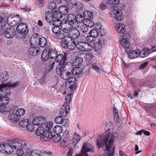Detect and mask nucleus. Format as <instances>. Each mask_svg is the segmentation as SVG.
<instances>
[{"instance_id": "nucleus-1", "label": "nucleus", "mask_w": 156, "mask_h": 156, "mask_svg": "<svg viewBox=\"0 0 156 156\" xmlns=\"http://www.w3.org/2000/svg\"><path fill=\"white\" fill-rule=\"evenodd\" d=\"M108 135V132H105L103 134L99 136L96 139V144L99 148L103 147L105 146V154L101 156H113L114 154V148L111 147L110 144H109V137Z\"/></svg>"}, {"instance_id": "nucleus-2", "label": "nucleus", "mask_w": 156, "mask_h": 156, "mask_svg": "<svg viewBox=\"0 0 156 156\" xmlns=\"http://www.w3.org/2000/svg\"><path fill=\"white\" fill-rule=\"evenodd\" d=\"M10 141L13 150L16 151L18 155H23L24 151L29 153V145L27 144L26 141L17 139L11 140Z\"/></svg>"}, {"instance_id": "nucleus-3", "label": "nucleus", "mask_w": 156, "mask_h": 156, "mask_svg": "<svg viewBox=\"0 0 156 156\" xmlns=\"http://www.w3.org/2000/svg\"><path fill=\"white\" fill-rule=\"evenodd\" d=\"M66 66L58 65L56 68L57 73L60 75L61 77L64 80H67L72 75L71 73L66 69Z\"/></svg>"}, {"instance_id": "nucleus-4", "label": "nucleus", "mask_w": 156, "mask_h": 156, "mask_svg": "<svg viewBox=\"0 0 156 156\" xmlns=\"http://www.w3.org/2000/svg\"><path fill=\"white\" fill-rule=\"evenodd\" d=\"M67 80L65 83V87L69 92L72 94L75 87V84L77 82L76 78L71 75Z\"/></svg>"}, {"instance_id": "nucleus-5", "label": "nucleus", "mask_w": 156, "mask_h": 156, "mask_svg": "<svg viewBox=\"0 0 156 156\" xmlns=\"http://www.w3.org/2000/svg\"><path fill=\"white\" fill-rule=\"evenodd\" d=\"M17 31L20 34V36L18 37V38L20 39L25 38V34L28 32V29L27 25L26 23H20L16 27Z\"/></svg>"}, {"instance_id": "nucleus-6", "label": "nucleus", "mask_w": 156, "mask_h": 156, "mask_svg": "<svg viewBox=\"0 0 156 156\" xmlns=\"http://www.w3.org/2000/svg\"><path fill=\"white\" fill-rule=\"evenodd\" d=\"M0 151L6 154L13 153L14 150L12 145H11L10 141L8 144L0 143Z\"/></svg>"}, {"instance_id": "nucleus-7", "label": "nucleus", "mask_w": 156, "mask_h": 156, "mask_svg": "<svg viewBox=\"0 0 156 156\" xmlns=\"http://www.w3.org/2000/svg\"><path fill=\"white\" fill-rule=\"evenodd\" d=\"M62 26L54 27L52 28V32L54 34V37L58 39H62L64 37L62 33Z\"/></svg>"}, {"instance_id": "nucleus-8", "label": "nucleus", "mask_w": 156, "mask_h": 156, "mask_svg": "<svg viewBox=\"0 0 156 156\" xmlns=\"http://www.w3.org/2000/svg\"><path fill=\"white\" fill-rule=\"evenodd\" d=\"M68 22L67 23L69 26L73 28H78L80 26V23L76 21V16L72 14L68 15L67 16Z\"/></svg>"}, {"instance_id": "nucleus-9", "label": "nucleus", "mask_w": 156, "mask_h": 156, "mask_svg": "<svg viewBox=\"0 0 156 156\" xmlns=\"http://www.w3.org/2000/svg\"><path fill=\"white\" fill-rule=\"evenodd\" d=\"M76 47L79 50L83 51H89L92 48L91 46L88 43L82 41L77 42Z\"/></svg>"}, {"instance_id": "nucleus-10", "label": "nucleus", "mask_w": 156, "mask_h": 156, "mask_svg": "<svg viewBox=\"0 0 156 156\" xmlns=\"http://www.w3.org/2000/svg\"><path fill=\"white\" fill-rule=\"evenodd\" d=\"M108 135L109 138V144H110L111 147H113L114 151V146L113 144L114 141H116L118 140L119 134L116 132H114L109 133H108Z\"/></svg>"}, {"instance_id": "nucleus-11", "label": "nucleus", "mask_w": 156, "mask_h": 156, "mask_svg": "<svg viewBox=\"0 0 156 156\" xmlns=\"http://www.w3.org/2000/svg\"><path fill=\"white\" fill-rule=\"evenodd\" d=\"M11 93H7L6 92H0V106H2L8 104L9 101L7 96Z\"/></svg>"}, {"instance_id": "nucleus-12", "label": "nucleus", "mask_w": 156, "mask_h": 156, "mask_svg": "<svg viewBox=\"0 0 156 156\" xmlns=\"http://www.w3.org/2000/svg\"><path fill=\"white\" fill-rule=\"evenodd\" d=\"M121 9H113L111 12L112 16L114 17L117 20H122L123 18V16Z\"/></svg>"}, {"instance_id": "nucleus-13", "label": "nucleus", "mask_w": 156, "mask_h": 156, "mask_svg": "<svg viewBox=\"0 0 156 156\" xmlns=\"http://www.w3.org/2000/svg\"><path fill=\"white\" fill-rule=\"evenodd\" d=\"M122 39L120 42L122 46L126 49H128L129 46V43L128 41V38L129 37L128 34H123L122 35Z\"/></svg>"}, {"instance_id": "nucleus-14", "label": "nucleus", "mask_w": 156, "mask_h": 156, "mask_svg": "<svg viewBox=\"0 0 156 156\" xmlns=\"http://www.w3.org/2000/svg\"><path fill=\"white\" fill-rule=\"evenodd\" d=\"M81 139V136L79 134L75 132L73 136V141L72 145L75 149H77L78 148V146L77 145L78 142Z\"/></svg>"}, {"instance_id": "nucleus-15", "label": "nucleus", "mask_w": 156, "mask_h": 156, "mask_svg": "<svg viewBox=\"0 0 156 156\" xmlns=\"http://www.w3.org/2000/svg\"><path fill=\"white\" fill-rule=\"evenodd\" d=\"M94 147L91 144L84 143L82 147V152L84 153L90 152L91 153L94 152Z\"/></svg>"}, {"instance_id": "nucleus-16", "label": "nucleus", "mask_w": 156, "mask_h": 156, "mask_svg": "<svg viewBox=\"0 0 156 156\" xmlns=\"http://www.w3.org/2000/svg\"><path fill=\"white\" fill-rule=\"evenodd\" d=\"M16 31L13 28L9 27L6 28L4 32L5 37L8 38H12L15 35Z\"/></svg>"}, {"instance_id": "nucleus-17", "label": "nucleus", "mask_w": 156, "mask_h": 156, "mask_svg": "<svg viewBox=\"0 0 156 156\" xmlns=\"http://www.w3.org/2000/svg\"><path fill=\"white\" fill-rule=\"evenodd\" d=\"M52 133L49 130H46L44 132V134L41 136V138L44 141H46L51 139L52 137Z\"/></svg>"}, {"instance_id": "nucleus-18", "label": "nucleus", "mask_w": 156, "mask_h": 156, "mask_svg": "<svg viewBox=\"0 0 156 156\" xmlns=\"http://www.w3.org/2000/svg\"><path fill=\"white\" fill-rule=\"evenodd\" d=\"M70 110L69 106L68 105H66L62 107L60 111V114L62 117L66 116L68 113L69 112Z\"/></svg>"}, {"instance_id": "nucleus-19", "label": "nucleus", "mask_w": 156, "mask_h": 156, "mask_svg": "<svg viewBox=\"0 0 156 156\" xmlns=\"http://www.w3.org/2000/svg\"><path fill=\"white\" fill-rule=\"evenodd\" d=\"M32 45L29 48L28 50V53L32 56H35L39 54L40 53L39 48L32 46Z\"/></svg>"}, {"instance_id": "nucleus-20", "label": "nucleus", "mask_w": 156, "mask_h": 156, "mask_svg": "<svg viewBox=\"0 0 156 156\" xmlns=\"http://www.w3.org/2000/svg\"><path fill=\"white\" fill-rule=\"evenodd\" d=\"M77 28H73L72 30L70 33V36L73 39H77L80 36V31L77 30Z\"/></svg>"}, {"instance_id": "nucleus-21", "label": "nucleus", "mask_w": 156, "mask_h": 156, "mask_svg": "<svg viewBox=\"0 0 156 156\" xmlns=\"http://www.w3.org/2000/svg\"><path fill=\"white\" fill-rule=\"evenodd\" d=\"M55 60L58 62H59L58 65H62L66 66V62L63 58V55L62 54H59L58 55H57L56 57Z\"/></svg>"}, {"instance_id": "nucleus-22", "label": "nucleus", "mask_w": 156, "mask_h": 156, "mask_svg": "<svg viewBox=\"0 0 156 156\" xmlns=\"http://www.w3.org/2000/svg\"><path fill=\"white\" fill-rule=\"evenodd\" d=\"M47 50V52L48 55L51 59L55 58L57 55L58 53L55 49V48H50L49 49L46 48Z\"/></svg>"}, {"instance_id": "nucleus-23", "label": "nucleus", "mask_w": 156, "mask_h": 156, "mask_svg": "<svg viewBox=\"0 0 156 156\" xmlns=\"http://www.w3.org/2000/svg\"><path fill=\"white\" fill-rule=\"evenodd\" d=\"M63 40L62 42V45L63 48H66L68 44L71 41V38L68 36H65L64 34V37L63 38Z\"/></svg>"}, {"instance_id": "nucleus-24", "label": "nucleus", "mask_w": 156, "mask_h": 156, "mask_svg": "<svg viewBox=\"0 0 156 156\" xmlns=\"http://www.w3.org/2000/svg\"><path fill=\"white\" fill-rule=\"evenodd\" d=\"M63 23V24L65 23L67 24V22L66 19H64L62 21L61 20H59V18L55 20L53 23L52 25L54 27L56 26H62V25Z\"/></svg>"}, {"instance_id": "nucleus-25", "label": "nucleus", "mask_w": 156, "mask_h": 156, "mask_svg": "<svg viewBox=\"0 0 156 156\" xmlns=\"http://www.w3.org/2000/svg\"><path fill=\"white\" fill-rule=\"evenodd\" d=\"M116 31L119 33L123 34L125 31V26L122 24H118L115 27Z\"/></svg>"}, {"instance_id": "nucleus-26", "label": "nucleus", "mask_w": 156, "mask_h": 156, "mask_svg": "<svg viewBox=\"0 0 156 156\" xmlns=\"http://www.w3.org/2000/svg\"><path fill=\"white\" fill-rule=\"evenodd\" d=\"M14 15H11L9 16L7 19V22L8 24L12 26H15L17 24L15 20H12L13 17H14Z\"/></svg>"}, {"instance_id": "nucleus-27", "label": "nucleus", "mask_w": 156, "mask_h": 156, "mask_svg": "<svg viewBox=\"0 0 156 156\" xmlns=\"http://www.w3.org/2000/svg\"><path fill=\"white\" fill-rule=\"evenodd\" d=\"M59 13L62 15H66L68 14L69 12L68 8L65 5L60 6L58 9Z\"/></svg>"}, {"instance_id": "nucleus-28", "label": "nucleus", "mask_w": 156, "mask_h": 156, "mask_svg": "<svg viewBox=\"0 0 156 156\" xmlns=\"http://www.w3.org/2000/svg\"><path fill=\"white\" fill-rule=\"evenodd\" d=\"M150 53V50L147 48H145L140 52H139V55L140 57L144 58L147 56Z\"/></svg>"}, {"instance_id": "nucleus-29", "label": "nucleus", "mask_w": 156, "mask_h": 156, "mask_svg": "<svg viewBox=\"0 0 156 156\" xmlns=\"http://www.w3.org/2000/svg\"><path fill=\"white\" fill-rule=\"evenodd\" d=\"M47 41L46 39L44 37H42L38 40V41L37 43L36 44H38L40 45L41 47H45L47 45Z\"/></svg>"}, {"instance_id": "nucleus-30", "label": "nucleus", "mask_w": 156, "mask_h": 156, "mask_svg": "<svg viewBox=\"0 0 156 156\" xmlns=\"http://www.w3.org/2000/svg\"><path fill=\"white\" fill-rule=\"evenodd\" d=\"M139 55V51L130 50L128 53V56L130 58H133L137 57Z\"/></svg>"}, {"instance_id": "nucleus-31", "label": "nucleus", "mask_w": 156, "mask_h": 156, "mask_svg": "<svg viewBox=\"0 0 156 156\" xmlns=\"http://www.w3.org/2000/svg\"><path fill=\"white\" fill-rule=\"evenodd\" d=\"M9 78V76L6 72H3L0 73V80L3 82L7 80Z\"/></svg>"}, {"instance_id": "nucleus-32", "label": "nucleus", "mask_w": 156, "mask_h": 156, "mask_svg": "<svg viewBox=\"0 0 156 156\" xmlns=\"http://www.w3.org/2000/svg\"><path fill=\"white\" fill-rule=\"evenodd\" d=\"M83 24L88 27H93L94 25V22L93 20L90 19L86 18H85Z\"/></svg>"}, {"instance_id": "nucleus-33", "label": "nucleus", "mask_w": 156, "mask_h": 156, "mask_svg": "<svg viewBox=\"0 0 156 156\" xmlns=\"http://www.w3.org/2000/svg\"><path fill=\"white\" fill-rule=\"evenodd\" d=\"M31 122L30 119H24L19 122V125L22 127H27L28 124H30L31 123Z\"/></svg>"}, {"instance_id": "nucleus-34", "label": "nucleus", "mask_w": 156, "mask_h": 156, "mask_svg": "<svg viewBox=\"0 0 156 156\" xmlns=\"http://www.w3.org/2000/svg\"><path fill=\"white\" fill-rule=\"evenodd\" d=\"M45 17L46 21L49 23L51 22L54 20L52 14L49 11H47L45 13Z\"/></svg>"}, {"instance_id": "nucleus-35", "label": "nucleus", "mask_w": 156, "mask_h": 156, "mask_svg": "<svg viewBox=\"0 0 156 156\" xmlns=\"http://www.w3.org/2000/svg\"><path fill=\"white\" fill-rule=\"evenodd\" d=\"M47 50L45 48L43 51L42 53L41 58L42 60L43 61L46 62L48 60L50 56L48 55V54L47 52Z\"/></svg>"}, {"instance_id": "nucleus-36", "label": "nucleus", "mask_w": 156, "mask_h": 156, "mask_svg": "<svg viewBox=\"0 0 156 156\" xmlns=\"http://www.w3.org/2000/svg\"><path fill=\"white\" fill-rule=\"evenodd\" d=\"M82 71L81 68L78 67H75L73 69L71 72L73 75H76L80 74Z\"/></svg>"}, {"instance_id": "nucleus-37", "label": "nucleus", "mask_w": 156, "mask_h": 156, "mask_svg": "<svg viewBox=\"0 0 156 156\" xmlns=\"http://www.w3.org/2000/svg\"><path fill=\"white\" fill-rule=\"evenodd\" d=\"M5 84H2L0 85V92H1L2 93L3 92H6L7 93H11V92L9 89H8L5 86Z\"/></svg>"}, {"instance_id": "nucleus-38", "label": "nucleus", "mask_w": 156, "mask_h": 156, "mask_svg": "<svg viewBox=\"0 0 156 156\" xmlns=\"http://www.w3.org/2000/svg\"><path fill=\"white\" fill-rule=\"evenodd\" d=\"M53 130L55 133L58 134L62 132V128L61 126L59 125H57L53 128Z\"/></svg>"}, {"instance_id": "nucleus-39", "label": "nucleus", "mask_w": 156, "mask_h": 156, "mask_svg": "<svg viewBox=\"0 0 156 156\" xmlns=\"http://www.w3.org/2000/svg\"><path fill=\"white\" fill-rule=\"evenodd\" d=\"M83 62V59L81 57H78L75 59L73 61V64L74 66H77L81 64Z\"/></svg>"}, {"instance_id": "nucleus-40", "label": "nucleus", "mask_w": 156, "mask_h": 156, "mask_svg": "<svg viewBox=\"0 0 156 156\" xmlns=\"http://www.w3.org/2000/svg\"><path fill=\"white\" fill-rule=\"evenodd\" d=\"M44 128L43 127H39L35 131V133L37 136H42L44 133Z\"/></svg>"}, {"instance_id": "nucleus-41", "label": "nucleus", "mask_w": 156, "mask_h": 156, "mask_svg": "<svg viewBox=\"0 0 156 156\" xmlns=\"http://www.w3.org/2000/svg\"><path fill=\"white\" fill-rule=\"evenodd\" d=\"M25 113V111L23 108L18 109L15 112V115L17 117L23 115Z\"/></svg>"}, {"instance_id": "nucleus-42", "label": "nucleus", "mask_w": 156, "mask_h": 156, "mask_svg": "<svg viewBox=\"0 0 156 156\" xmlns=\"http://www.w3.org/2000/svg\"><path fill=\"white\" fill-rule=\"evenodd\" d=\"M28 154H30V156H41L40 152L39 150H34L30 151L29 149Z\"/></svg>"}, {"instance_id": "nucleus-43", "label": "nucleus", "mask_w": 156, "mask_h": 156, "mask_svg": "<svg viewBox=\"0 0 156 156\" xmlns=\"http://www.w3.org/2000/svg\"><path fill=\"white\" fill-rule=\"evenodd\" d=\"M79 27L80 30L83 33H86L88 31V27L83 24H80Z\"/></svg>"}, {"instance_id": "nucleus-44", "label": "nucleus", "mask_w": 156, "mask_h": 156, "mask_svg": "<svg viewBox=\"0 0 156 156\" xmlns=\"http://www.w3.org/2000/svg\"><path fill=\"white\" fill-rule=\"evenodd\" d=\"M61 139V136L59 134H57L54 135L53 136L52 135V137L51 139L52 141L55 143L59 142L60 141Z\"/></svg>"}, {"instance_id": "nucleus-45", "label": "nucleus", "mask_w": 156, "mask_h": 156, "mask_svg": "<svg viewBox=\"0 0 156 156\" xmlns=\"http://www.w3.org/2000/svg\"><path fill=\"white\" fill-rule=\"evenodd\" d=\"M85 16H83L81 14H78L76 16V21L78 22L80 24L82 22L83 24Z\"/></svg>"}, {"instance_id": "nucleus-46", "label": "nucleus", "mask_w": 156, "mask_h": 156, "mask_svg": "<svg viewBox=\"0 0 156 156\" xmlns=\"http://www.w3.org/2000/svg\"><path fill=\"white\" fill-rule=\"evenodd\" d=\"M40 39L38 34L36 33H34L32 36L31 38V41H34L37 44V43Z\"/></svg>"}, {"instance_id": "nucleus-47", "label": "nucleus", "mask_w": 156, "mask_h": 156, "mask_svg": "<svg viewBox=\"0 0 156 156\" xmlns=\"http://www.w3.org/2000/svg\"><path fill=\"white\" fill-rule=\"evenodd\" d=\"M38 126L43 125L46 122V120L45 118L42 116L38 117Z\"/></svg>"}, {"instance_id": "nucleus-48", "label": "nucleus", "mask_w": 156, "mask_h": 156, "mask_svg": "<svg viewBox=\"0 0 156 156\" xmlns=\"http://www.w3.org/2000/svg\"><path fill=\"white\" fill-rule=\"evenodd\" d=\"M6 26L5 20L0 15V30L3 29Z\"/></svg>"}, {"instance_id": "nucleus-49", "label": "nucleus", "mask_w": 156, "mask_h": 156, "mask_svg": "<svg viewBox=\"0 0 156 156\" xmlns=\"http://www.w3.org/2000/svg\"><path fill=\"white\" fill-rule=\"evenodd\" d=\"M89 34L93 37H96L98 36V33L97 30L93 29L89 32Z\"/></svg>"}, {"instance_id": "nucleus-50", "label": "nucleus", "mask_w": 156, "mask_h": 156, "mask_svg": "<svg viewBox=\"0 0 156 156\" xmlns=\"http://www.w3.org/2000/svg\"><path fill=\"white\" fill-rule=\"evenodd\" d=\"M113 112L114 115V119L115 120L117 121L119 119L118 110L115 107H113Z\"/></svg>"}, {"instance_id": "nucleus-51", "label": "nucleus", "mask_w": 156, "mask_h": 156, "mask_svg": "<svg viewBox=\"0 0 156 156\" xmlns=\"http://www.w3.org/2000/svg\"><path fill=\"white\" fill-rule=\"evenodd\" d=\"M73 27H71V26H69V27H64L62 29V33H63V32L67 33V34H69V35H70V33L71 30H72L73 29Z\"/></svg>"}, {"instance_id": "nucleus-52", "label": "nucleus", "mask_w": 156, "mask_h": 156, "mask_svg": "<svg viewBox=\"0 0 156 156\" xmlns=\"http://www.w3.org/2000/svg\"><path fill=\"white\" fill-rule=\"evenodd\" d=\"M8 119L11 122H16L18 121L15 118L14 114H10L9 115Z\"/></svg>"}, {"instance_id": "nucleus-53", "label": "nucleus", "mask_w": 156, "mask_h": 156, "mask_svg": "<svg viewBox=\"0 0 156 156\" xmlns=\"http://www.w3.org/2000/svg\"><path fill=\"white\" fill-rule=\"evenodd\" d=\"M5 84V86L7 87L8 88V87H9L10 88H14L19 85V83L18 82H17L12 84L9 83H8ZM8 89H9V88Z\"/></svg>"}, {"instance_id": "nucleus-54", "label": "nucleus", "mask_w": 156, "mask_h": 156, "mask_svg": "<svg viewBox=\"0 0 156 156\" xmlns=\"http://www.w3.org/2000/svg\"><path fill=\"white\" fill-rule=\"evenodd\" d=\"M83 16H85V17L87 16L90 18H92L93 16L92 13L88 11H84L83 12Z\"/></svg>"}, {"instance_id": "nucleus-55", "label": "nucleus", "mask_w": 156, "mask_h": 156, "mask_svg": "<svg viewBox=\"0 0 156 156\" xmlns=\"http://www.w3.org/2000/svg\"><path fill=\"white\" fill-rule=\"evenodd\" d=\"M76 47V44L73 41H71L68 44L67 47L68 48L71 50H73L74 48L75 47Z\"/></svg>"}, {"instance_id": "nucleus-56", "label": "nucleus", "mask_w": 156, "mask_h": 156, "mask_svg": "<svg viewBox=\"0 0 156 156\" xmlns=\"http://www.w3.org/2000/svg\"><path fill=\"white\" fill-rule=\"evenodd\" d=\"M57 5L56 3L54 2H51L49 4L48 8L49 9L51 10V11L55 9Z\"/></svg>"}, {"instance_id": "nucleus-57", "label": "nucleus", "mask_w": 156, "mask_h": 156, "mask_svg": "<svg viewBox=\"0 0 156 156\" xmlns=\"http://www.w3.org/2000/svg\"><path fill=\"white\" fill-rule=\"evenodd\" d=\"M74 6L76 8L78 9L79 12L82 10V9L83 7V5L79 2L75 3Z\"/></svg>"}, {"instance_id": "nucleus-58", "label": "nucleus", "mask_w": 156, "mask_h": 156, "mask_svg": "<svg viewBox=\"0 0 156 156\" xmlns=\"http://www.w3.org/2000/svg\"><path fill=\"white\" fill-rule=\"evenodd\" d=\"M63 119L62 116H58L55 119V122L57 124H60Z\"/></svg>"}, {"instance_id": "nucleus-59", "label": "nucleus", "mask_w": 156, "mask_h": 156, "mask_svg": "<svg viewBox=\"0 0 156 156\" xmlns=\"http://www.w3.org/2000/svg\"><path fill=\"white\" fill-rule=\"evenodd\" d=\"M60 124L64 127H67L69 125V121L67 119H63Z\"/></svg>"}, {"instance_id": "nucleus-60", "label": "nucleus", "mask_w": 156, "mask_h": 156, "mask_svg": "<svg viewBox=\"0 0 156 156\" xmlns=\"http://www.w3.org/2000/svg\"><path fill=\"white\" fill-rule=\"evenodd\" d=\"M27 129L30 132H33L34 131V127L33 124H28L26 127Z\"/></svg>"}, {"instance_id": "nucleus-61", "label": "nucleus", "mask_w": 156, "mask_h": 156, "mask_svg": "<svg viewBox=\"0 0 156 156\" xmlns=\"http://www.w3.org/2000/svg\"><path fill=\"white\" fill-rule=\"evenodd\" d=\"M119 0H108L107 3L110 5H114L118 4Z\"/></svg>"}, {"instance_id": "nucleus-62", "label": "nucleus", "mask_w": 156, "mask_h": 156, "mask_svg": "<svg viewBox=\"0 0 156 156\" xmlns=\"http://www.w3.org/2000/svg\"><path fill=\"white\" fill-rule=\"evenodd\" d=\"M91 68L96 71L98 73H100L101 72L99 67L96 65L95 64H93L91 66Z\"/></svg>"}, {"instance_id": "nucleus-63", "label": "nucleus", "mask_w": 156, "mask_h": 156, "mask_svg": "<svg viewBox=\"0 0 156 156\" xmlns=\"http://www.w3.org/2000/svg\"><path fill=\"white\" fill-rule=\"evenodd\" d=\"M71 95L70 94H67L65 98L66 102L67 104H69L71 99Z\"/></svg>"}, {"instance_id": "nucleus-64", "label": "nucleus", "mask_w": 156, "mask_h": 156, "mask_svg": "<svg viewBox=\"0 0 156 156\" xmlns=\"http://www.w3.org/2000/svg\"><path fill=\"white\" fill-rule=\"evenodd\" d=\"M38 121V117H34L32 121V124L35 125H37L38 126V122L39 121Z\"/></svg>"}]
</instances>
